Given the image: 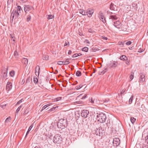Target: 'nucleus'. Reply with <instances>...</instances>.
I'll use <instances>...</instances> for the list:
<instances>
[{
    "instance_id": "nucleus-45",
    "label": "nucleus",
    "mask_w": 148,
    "mask_h": 148,
    "mask_svg": "<svg viewBox=\"0 0 148 148\" xmlns=\"http://www.w3.org/2000/svg\"><path fill=\"white\" fill-rule=\"evenodd\" d=\"M10 37L13 39L12 40L13 41H15V40L14 39L15 38L14 37V36H13V35L10 34Z\"/></svg>"
},
{
    "instance_id": "nucleus-44",
    "label": "nucleus",
    "mask_w": 148,
    "mask_h": 148,
    "mask_svg": "<svg viewBox=\"0 0 148 148\" xmlns=\"http://www.w3.org/2000/svg\"><path fill=\"white\" fill-rule=\"evenodd\" d=\"M88 32L90 33H93L94 32V31L91 28H90L88 30Z\"/></svg>"
},
{
    "instance_id": "nucleus-59",
    "label": "nucleus",
    "mask_w": 148,
    "mask_h": 148,
    "mask_svg": "<svg viewBox=\"0 0 148 148\" xmlns=\"http://www.w3.org/2000/svg\"><path fill=\"white\" fill-rule=\"evenodd\" d=\"M71 53H72V51L71 50H69L68 52V54L69 55H70Z\"/></svg>"
},
{
    "instance_id": "nucleus-32",
    "label": "nucleus",
    "mask_w": 148,
    "mask_h": 148,
    "mask_svg": "<svg viewBox=\"0 0 148 148\" xmlns=\"http://www.w3.org/2000/svg\"><path fill=\"white\" fill-rule=\"evenodd\" d=\"M23 106L22 105H21L20 106H19L17 109V110H16V113H18V112L20 111V110L21 108Z\"/></svg>"
},
{
    "instance_id": "nucleus-52",
    "label": "nucleus",
    "mask_w": 148,
    "mask_h": 148,
    "mask_svg": "<svg viewBox=\"0 0 148 148\" xmlns=\"http://www.w3.org/2000/svg\"><path fill=\"white\" fill-rule=\"evenodd\" d=\"M28 112V110L27 109L25 110L24 112L23 113V114L24 115L25 114H27Z\"/></svg>"
},
{
    "instance_id": "nucleus-53",
    "label": "nucleus",
    "mask_w": 148,
    "mask_h": 148,
    "mask_svg": "<svg viewBox=\"0 0 148 148\" xmlns=\"http://www.w3.org/2000/svg\"><path fill=\"white\" fill-rule=\"evenodd\" d=\"M40 71H35V74L36 75L38 76L39 74Z\"/></svg>"
},
{
    "instance_id": "nucleus-22",
    "label": "nucleus",
    "mask_w": 148,
    "mask_h": 148,
    "mask_svg": "<svg viewBox=\"0 0 148 148\" xmlns=\"http://www.w3.org/2000/svg\"><path fill=\"white\" fill-rule=\"evenodd\" d=\"M107 71V70L106 69H105L104 70H103L102 71H99V74L101 75L102 74H104Z\"/></svg>"
},
{
    "instance_id": "nucleus-21",
    "label": "nucleus",
    "mask_w": 148,
    "mask_h": 148,
    "mask_svg": "<svg viewBox=\"0 0 148 148\" xmlns=\"http://www.w3.org/2000/svg\"><path fill=\"white\" fill-rule=\"evenodd\" d=\"M16 11H18L19 12V13H20V12H21V10H22L21 9V6H17L16 7Z\"/></svg>"
},
{
    "instance_id": "nucleus-34",
    "label": "nucleus",
    "mask_w": 148,
    "mask_h": 148,
    "mask_svg": "<svg viewBox=\"0 0 148 148\" xmlns=\"http://www.w3.org/2000/svg\"><path fill=\"white\" fill-rule=\"evenodd\" d=\"M133 97V96L132 95L131 96V97L130 98V99H129V103H130V104L132 103V102Z\"/></svg>"
},
{
    "instance_id": "nucleus-28",
    "label": "nucleus",
    "mask_w": 148,
    "mask_h": 148,
    "mask_svg": "<svg viewBox=\"0 0 148 148\" xmlns=\"http://www.w3.org/2000/svg\"><path fill=\"white\" fill-rule=\"evenodd\" d=\"M110 9L112 10H114V5L113 4H111L110 5Z\"/></svg>"
},
{
    "instance_id": "nucleus-19",
    "label": "nucleus",
    "mask_w": 148,
    "mask_h": 148,
    "mask_svg": "<svg viewBox=\"0 0 148 148\" xmlns=\"http://www.w3.org/2000/svg\"><path fill=\"white\" fill-rule=\"evenodd\" d=\"M69 59H67L66 60V61H63V63L64 65H66L69 64L70 62H69Z\"/></svg>"
},
{
    "instance_id": "nucleus-18",
    "label": "nucleus",
    "mask_w": 148,
    "mask_h": 148,
    "mask_svg": "<svg viewBox=\"0 0 148 148\" xmlns=\"http://www.w3.org/2000/svg\"><path fill=\"white\" fill-rule=\"evenodd\" d=\"M120 59L121 60L124 61L126 60L127 59V58L125 56L123 55L121 56Z\"/></svg>"
},
{
    "instance_id": "nucleus-54",
    "label": "nucleus",
    "mask_w": 148,
    "mask_h": 148,
    "mask_svg": "<svg viewBox=\"0 0 148 148\" xmlns=\"http://www.w3.org/2000/svg\"><path fill=\"white\" fill-rule=\"evenodd\" d=\"M56 108V107H53L52 108H51L50 110H49V111H54L55 108Z\"/></svg>"
},
{
    "instance_id": "nucleus-47",
    "label": "nucleus",
    "mask_w": 148,
    "mask_h": 148,
    "mask_svg": "<svg viewBox=\"0 0 148 148\" xmlns=\"http://www.w3.org/2000/svg\"><path fill=\"white\" fill-rule=\"evenodd\" d=\"M23 102V99H21L20 100H19V101H18L16 104V105H17V104H19L21 103H22Z\"/></svg>"
},
{
    "instance_id": "nucleus-13",
    "label": "nucleus",
    "mask_w": 148,
    "mask_h": 148,
    "mask_svg": "<svg viewBox=\"0 0 148 148\" xmlns=\"http://www.w3.org/2000/svg\"><path fill=\"white\" fill-rule=\"evenodd\" d=\"M12 87V84L10 82H8L6 85V89L8 90H10Z\"/></svg>"
},
{
    "instance_id": "nucleus-50",
    "label": "nucleus",
    "mask_w": 148,
    "mask_h": 148,
    "mask_svg": "<svg viewBox=\"0 0 148 148\" xmlns=\"http://www.w3.org/2000/svg\"><path fill=\"white\" fill-rule=\"evenodd\" d=\"M13 2V0H8V4H10L12 3Z\"/></svg>"
},
{
    "instance_id": "nucleus-41",
    "label": "nucleus",
    "mask_w": 148,
    "mask_h": 148,
    "mask_svg": "<svg viewBox=\"0 0 148 148\" xmlns=\"http://www.w3.org/2000/svg\"><path fill=\"white\" fill-rule=\"evenodd\" d=\"M34 81L35 84H36L38 82V79L37 77L35 78L34 77Z\"/></svg>"
},
{
    "instance_id": "nucleus-38",
    "label": "nucleus",
    "mask_w": 148,
    "mask_h": 148,
    "mask_svg": "<svg viewBox=\"0 0 148 148\" xmlns=\"http://www.w3.org/2000/svg\"><path fill=\"white\" fill-rule=\"evenodd\" d=\"M69 42L68 41H65V44H64V46H69Z\"/></svg>"
},
{
    "instance_id": "nucleus-20",
    "label": "nucleus",
    "mask_w": 148,
    "mask_h": 148,
    "mask_svg": "<svg viewBox=\"0 0 148 148\" xmlns=\"http://www.w3.org/2000/svg\"><path fill=\"white\" fill-rule=\"evenodd\" d=\"M140 81L142 82L144 81L145 80V75H144L142 74L140 75Z\"/></svg>"
},
{
    "instance_id": "nucleus-26",
    "label": "nucleus",
    "mask_w": 148,
    "mask_h": 148,
    "mask_svg": "<svg viewBox=\"0 0 148 148\" xmlns=\"http://www.w3.org/2000/svg\"><path fill=\"white\" fill-rule=\"evenodd\" d=\"M82 85H80L79 86H75V88L77 90L80 89V88H82Z\"/></svg>"
},
{
    "instance_id": "nucleus-55",
    "label": "nucleus",
    "mask_w": 148,
    "mask_h": 148,
    "mask_svg": "<svg viewBox=\"0 0 148 148\" xmlns=\"http://www.w3.org/2000/svg\"><path fill=\"white\" fill-rule=\"evenodd\" d=\"M52 105V103H49V104H47V105H45V106L46 107V108H47L48 106H50L51 105Z\"/></svg>"
},
{
    "instance_id": "nucleus-36",
    "label": "nucleus",
    "mask_w": 148,
    "mask_h": 148,
    "mask_svg": "<svg viewBox=\"0 0 148 148\" xmlns=\"http://www.w3.org/2000/svg\"><path fill=\"white\" fill-rule=\"evenodd\" d=\"M84 43L87 45L88 46H89V45L90 44V42L89 41L86 39V40H85V41H84Z\"/></svg>"
},
{
    "instance_id": "nucleus-43",
    "label": "nucleus",
    "mask_w": 148,
    "mask_h": 148,
    "mask_svg": "<svg viewBox=\"0 0 148 148\" xmlns=\"http://www.w3.org/2000/svg\"><path fill=\"white\" fill-rule=\"evenodd\" d=\"M31 18V16L30 15L27 16V21H29Z\"/></svg>"
},
{
    "instance_id": "nucleus-12",
    "label": "nucleus",
    "mask_w": 148,
    "mask_h": 148,
    "mask_svg": "<svg viewBox=\"0 0 148 148\" xmlns=\"http://www.w3.org/2000/svg\"><path fill=\"white\" fill-rule=\"evenodd\" d=\"M109 18L110 20L112 21V22H114V21L115 20H117L118 18V17L115 15H110L109 17Z\"/></svg>"
},
{
    "instance_id": "nucleus-15",
    "label": "nucleus",
    "mask_w": 148,
    "mask_h": 148,
    "mask_svg": "<svg viewBox=\"0 0 148 148\" xmlns=\"http://www.w3.org/2000/svg\"><path fill=\"white\" fill-rule=\"evenodd\" d=\"M8 68L6 69V70H5L3 72L2 77V78L5 79L7 76V72H8Z\"/></svg>"
},
{
    "instance_id": "nucleus-57",
    "label": "nucleus",
    "mask_w": 148,
    "mask_h": 148,
    "mask_svg": "<svg viewBox=\"0 0 148 148\" xmlns=\"http://www.w3.org/2000/svg\"><path fill=\"white\" fill-rule=\"evenodd\" d=\"M20 1L23 3L26 2L27 0H20Z\"/></svg>"
},
{
    "instance_id": "nucleus-40",
    "label": "nucleus",
    "mask_w": 148,
    "mask_h": 148,
    "mask_svg": "<svg viewBox=\"0 0 148 148\" xmlns=\"http://www.w3.org/2000/svg\"><path fill=\"white\" fill-rule=\"evenodd\" d=\"M62 98L61 97H58L54 99L55 101H58L61 99Z\"/></svg>"
},
{
    "instance_id": "nucleus-39",
    "label": "nucleus",
    "mask_w": 148,
    "mask_h": 148,
    "mask_svg": "<svg viewBox=\"0 0 148 148\" xmlns=\"http://www.w3.org/2000/svg\"><path fill=\"white\" fill-rule=\"evenodd\" d=\"M40 67L39 66H37L36 68L35 71H40Z\"/></svg>"
},
{
    "instance_id": "nucleus-3",
    "label": "nucleus",
    "mask_w": 148,
    "mask_h": 148,
    "mask_svg": "<svg viewBox=\"0 0 148 148\" xmlns=\"http://www.w3.org/2000/svg\"><path fill=\"white\" fill-rule=\"evenodd\" d=\"M66 122V121L64 119L60 120L57 124L58 127L61 129L64 128L67 125Z\"/></svg>"
},
{
    "instance_id": "nucleus-27",
    "label": "nucleus",
    "mask_w": 148,
    "mask_h": 148,
    "mask_svg": "<svg viewBox=\"0 0 148 148\" xmlns=\"http://www.w3.org/2000/svg\"><path fill=\"white\" fill-rule=\"evenodd\" d=\"M11 118L9 116L8 118H7L5 120V123H7L8 122H10V121Z\"/></svg>"
},
{
    "instance_id": "nucleus-58",
    "label": "nucleus",
    "mask_w": 148,
    "mask_h": 148,
    "mask_svg": "<svg viewBox=\"0 0 148 148\" xmlns=\"http://www.w3.org/2000/svg\"><path fill=\"white\" fill-rule=\"evenodd\" d=\"M46 107L45 106H44L42 108L41 110V112L43 110H44V109H46Z\"/></svg>"
},
{
    "instance_id": "nucleus-61",
    "label": "nucleus",
    "mask_w": 148,
    "mask_h": 148,
    "mask_svg": "<svg viewBox=\"0 0 148 148\" xmlns=\"http://www.w3.org/2000/svg\"><path fill=\"white\" fill-rule=\"evenodd\" d=\"M30 131H29V130H28L27 131V133H26V136L29 134V133Z\"/></svg>"
},
{
    "instance_id": "nucleus-1",
    "label": "nucleus",
    "mask_w": 148,
    "mask_h": 148,
    "mask_svg": "<svg viewBox=\"0 0 148 148\" xmlns=\"http://www.w3.org/2000/svg\"><path fill=\"white\" fill-rule=\"evenodd\" d=\"M106 119V114L103 113H97V119L98 121L100 123H103L105 122Z\"/></svg>"
},
{
    "instance_id": "nucleus-2",
    "label": "nucleus",
    "mask_w": 148,
    "mask_h": 148,
    "mask_svg": "<svg viewBox=\"0 0 148 148\" xmlns=\"http://www.w3.org/2000/svg\"><path fill=\"white\" fill-rule=\"evenodd\" d=\"M62 138L61 136L58 134L56 135L53 137V141L55 143L60 144L61 143Z\"/></svg>"
},
{
    "instance_id": "nucleus-60",
    "label": "nucleus",
    "mask_w": 148,
    "mask_h": 148,
    "mask_svg": "<svg viewBox=\"0 0 148 148\" xmlns=\"http://www.w3.org/2000/svg\"><path fill=\"white\" fill-rule=\"evenodd\" d=\"M120 43L121 44H119V45L123 46L124 45V42H121Z\"/></svg>"
},
{
    "instance_id": "nucleus-48",
    "label": "nucleus",
    "mask_w": 148,
    "mask_h": 148,
    "mask_svg": "<svg viewBox=\"0 0 148 148\" xmlns=\"http://www.w3.org/2000/svg\"><path fill=\"white\" fill-rule=\"evenodd\" d=\"M89 100L91 103H94V100H93V99L92 98H90Z\"/></svg>"
},
{
    "instance_id": "nucleus-9",
    "label": "nucleus",
    "mask_w": 148,
    "mask_h": 148,
    "mask_svg": "<svg viewBox=\"0 0 148 148\" xmlns=\"http://www.w3.org/2000/svg\"><path fill=\"white\" fill-rule=\"evenodd\" d=\"M113 23V25L115 27L119 29L121 27L122 24L120 21H118L114 22Z\"/></svg>"
},
{
    "instance_id": "nucleus-11",
    "label": "nucleus",
    "mask_w": 148,
    "mask_h": 148,
    "mask_svg": "<svg viewBox=\"0 0 148 148\" xmlns=\"http://www.w3.org/2000/svg\"><path fill=\"white\" fill-rule=\"evenodd\" d=\"M94 11L93 9H88L86 11V15L89 17L92 16Z\"/></svg>"
},
{
    "instance_id": "nucleus-51",
    "label": "nucleus",
    "mask_w": 148,
    "mask_h": 148,
    "mask_svg": "<svg viewBox=\"0 0 148 148\" xmlns=\"http://www.w3.org/2000/svg\"><path fill=\"white\" fill-rule=\"evenodd\" d=\"M132 43L130 41H128L126 43V44L127 45H130Z\"/></svg>"
},
{
    "instance_id": "nucleus-62",
    "label": "nucleus",
    "mask_w": 148,
    "mask_h": 148,
    "mask_svg": "<svg viewBox=\"0 0 148 148\" xmlns=\"http://www.w3.org/2000/svg\"><path fill=\"white\" fill-rule=\"evenodd\" d=\"M82 94H81L80 95H79L77 97L79 98V97H80L82 96Z\"/></svg>"
},
{
    "instance_id": "nucleus-25",
    "label": "nucleus",
    "mask_w": 148,
    "mask_h": 148,
    "mask_svg": "<svg viewBox=\"0 0 148 148\" xmlns=\"http://www.w3.org/2000/svg\"><path fill=\"white\" fill-rule=\"evenodd\" d=\"M81 74V73L79 71H77L76 73V76L78 77L80 76Z\"/></svg>"
},
{
    "instance_id": "nucleus-7",
    "label": "nucleus",
    "mask_w": 148,
    "mask_h": 148,
    "mask_svg": "<svg viewBox=\"0 0 148 148\" xmlns=\"http://www.w3.org/2000/svg\"><path fill=\"white\" fill-rule=\"evenodd\" d=\"M24 8L25 12L27 13L32 9L33 7L29 5H24Z\"/></svg>"
},
{
    "instance_id": "nucleus-46",
    "label": "nucleus",
    "mask_w": 148,
    "mask_h": 148,
    "mask_svg": "<svg viewBox=\"0 0 148 148\" xmlns=\"http://www.w3.org/2000/svg\"><path fill=\"white\" fill-rule=\"evenodd\" d=\"M34 126L33 124H32L29 127V128L28 129V130H29V131H30L32 127H33Z\"/></svg>"
},
{
    "instance_id": "nucleus-16",
    "label": "nucleus",
    "mask_w": 148,
    "mask_h": 148,
    "mask_svg": "<svg viewBox=\"0 0 148 148\" xmlns=\"http://www.w3.org/2000/svg\"><path fill=\"white\" fill-rule=\"evenodd\" d=\"M79 12L83 15H86V12L84 10L80 9L79 10Z\"/></svg>"
},
{
    "instance_id": "nucleus-5",
    "label": "nucleus",
    "mask_w": 148,
    "mask_h": 148,
    "mask_svg": "<svg viewBox=\"0 0 148 148\" xmlns=\"http://www.w3.org/2000/svg\"><path fill=\"white\" fill-rule=\"evenodd\" d=\"M20 13L18 11L13 10L11 13V16H12V21L14 19H17L19 16Z\"/></svg>"
},
{
    "instance_id": "nucleus-8",
    "label": "nucleus",
    "mask_w": 148,
    "mask_h": 148,
    "mask_svg": "<svg viewBox=\"0 0 148 148\" xmlns=\"http://www.w3.org/2000/svg\"><path fill=\"white\" fill-rule=\"evenodd\" d=\"M113 144L114 146H117L120 143V140L118 138H115L113 140Z\"/></svg>"
},
{
    "instance_id": "nucleus-49",
    "label": "nucleus",
    "mask_w": 148,
    "mask_h": 148,
    "mask_svg": "<svg viewBox=\"0 0 148 148\" xmlns=\"http://www.w3.org/2000/svg\"><path fill=\"white\" fill-rule=\"evenodd\" d=\"M57 63L59 65H61L62 64H63L62 61H58L57 62Z\"/></svg>"
},
{
    "instance_id": "nucleus-6",
    "label": "nucleus",
    "mask_w": 148,
    "mask_h": 148,
    "mask_svg": "<svg viewBox=\"0 0 148 148\" xmlns=\"http://www.w3.org/2000/svg\"><path fill=\"white\" fill-rule=\"evenodd\" d=\"M118 64V63L117 61H112L108 64V66L110 67H116L117 66Z\"/></svg>"
},
{
    "instance_id": "nucleus-17",
    "label": "nucleus",
    "mask_w": 148,
    "mask_h": 148,
    "mask_svg": "<svg viewBox=\"0 0 148 148\" xmlns=\"http://www.w3.org/2000/svg\"><path fill=\"white\" fill-rule=\"evenodd\" d=\"M22 62L25 64H27L28 63V60L27 58H23L22 60Z\"/></svg>"
},
{
    "instance_id": "nucleus-14",
    "label": "nucleus",
    "mask_w": 148,
    "mask_h": 148,
    "mask_svg": "<svg viewBox=\"0 0 148 148\" xmlns=\"http://www.w3.org/2000/svg\"><path fill=\"white\" fill-rule=\"evenodd\" d=\"M99 18L100 20L103 23H105L106 22L105 18L104 16L103 15V14H100L99 16Z\"/></svg>"
},
{
    "instance_id": "nucleus-37",
    "label": "nucleus",
    "mask_w": 148,
    "mask_h": 148,
    "mask_svg": "<svg viewBox=\"0 0 148 148\" xmlns=\"http://www.w3.org/2000/svg\"><path fill=\"white\" fill-rule=\"evenodd\" d=\"M49 59V57L48 56H44L43 57V59L47 60Z\"/></svg>"
},
{
    "instance_id": "nucleus-33",
    "label": "nucleus",
    "mask_w": 148,
    "mask_h": 148,
    "mask_svg": "<svg viewBox=\"0 0 148 148\" xmlns=\"http://www.w3.org/2000/svg\"><path fill=\"white\" fill-rule=\"evenodd\" d=\"M14 56L16 57V58H17L18 56V53L17 52V51H15L14 52Z\"/></svg>"
},
{
    "instance_id": "nucleus-29",
    "label": "nucleus",
    "mask_w": 148,
    "mask_h": 148,
    "mask_svg": "<svg viewBox=\"0 0 148 148\" xmlns=\"http://www.w3.org/2000/svg\"><path fill=\"white\" fill-rule=\"evenodd\" d=\"M136 120V119L135 118H134V117H132L130 119V121L133 124L135 122V121Z\"/></svg>"
},
{
    "instance_id": "nucleus-42",
    "label": "nucleus",
    "mask_w": 148,
    "mask_h": 148,
    "mask_svg": "<svg viewBox=\"0 0 148 148\" xmlns=\"http://www.w3.org/2000/svg\"><path fill=\"white\" fill-rule=\"evenodd\" d=\"M80 55H79V54L78 53H75L74 54H73L72 56V57L73 58H75L76 57H77L79 56Z\"/></svg>"
},
{
    "instance_id": "nucleus-64",
    "label": "nucleus",
    "mask_w": 148,
    "mask_h": 148,
    "mask_svg": "<svg viewBox=\"0 0 148 148\" xmlns=\"http://www.w3.org/2000/svg\"><path fill=\"white\" fill-rule=\"evenodd\" d=\"M34 148H40L39 147L36 146L35 147H34Z\"/></svg>"
},
{
    "instance_id": "nucleus-31",
    "label": "nucleus",
    "mask_w": 148,
    "mask_h": 148,
    "mask_svg": "<svg viewBox=\"0 0 148 148\" xmlns=\"http://www.w3.org/2000/svg\"><path fill=\"white\" fill-rule=\"evenodd\" d=\"M88 48L86 47H85L82 49V51H84L86 52L88 51Z\"/></svg>"
},
{
    "instance_id": "nucleus-10",
    "label": "nucleus",
    "mask_w": 148,
    "mask_h": 148,
    "mask_svg": "<svg viewBox=\"0 0 148 148\" xmlns=\"http://www.w3.org/2000/svg\"><path fill=\"white\" fill-rule=\"evenodd\" d=\"M89 113L88 110H82L81 113V116L84 118H86Z\"/></svg>"
},
{
    "instance_id": "nucleus-30",
    "label": "nucleus",
    "mask_w": 148,
    "mask_h": 148,
    "mask_svg": "<svg viewBox=\"0 0 148 148\" xmlns=\"http://www.w3.org/2000/svg\"><path fill=\"white\" fill-rule=\"evenodd\" d=\"M10 75L11 77H13L15 74V72L14 71H12L10 72Z\"/></svg>"
},
{
    "instance_id": "nucleus-23",
    "label": "nucleus",
    "mask_w": 148,
    "mask_h": 148,
    "mask_svg": "<svg viewBox=\"0 0 148 148\" xmlns=\"http://www.w3.org/2000/svg\"><path fill=\"white\" fill-rule=\"evenodd\" d=\"M31 79L30 78H28L26 79L25 84H29L30 83Z\"/></svg>"
},
{
    "instance_id": "nucleus-24",
    "label": "nucleus",
    "mask_w": 148,
    "mask_h": 148,
    "mask_svg": "<svg viewBox=\"0 0 148 148\" xmlns=\"http://www.w3.org/2000/svg\"><path fill=\"white\" fill-rule=\"evenodd\" d=\"M54 16L53 15H49L47 16V18L48 19H51L54 18Z\"/></svg>"
},
{
    "instance_id": "nucleus-63",
    "label": "nucleus",
    "mask_w": 148,
    "mask_h": 148,
    "mask_svg": "<svg viewBox=\"0 0 148 148\" xmlns=\"http://www.w3.org/2000/svg\"><path fill=\"white\" fill-rule=\"evenodd\" d=\"M86 97V96H85V97H83L82 98H81L82 99H85Z\"/></svg>"
},
{
    "instance_id": "nucleus-56",
    "label": "nucleus",
    "mask_w": 148,
    "mask_h": 148,
    "mask_svg": "<svg viewBox=\"0 0 148 148\" xmlns=\"http://www.w3.org/2000/svg\"><path fill=\"white\" fill-rule=\"evenodd\" d=\"M101 38L105 40H107V38L103 36H101Z\"/></svg>"
},
{
    "instance_id": "nucleus-4",
    "label": "nucleus",
    "mask_w": 148,
    "mask_h": 148,
    "mask_svg": "<svg viewBox=\"0 0 148 148\" xmlns=\"http://www.w3.org/2000/svg\"><path fill=\"white\" fill-rule=\"evenodd\" d=\"M104 131V129L101 127H99L98 128H96V130H95V133L97 135L101 136L102 135L103 132Z\"/></svg>"
},
{
    "instance_id": "nucleus-35",
    "label": "nucleus",
    "mask_w": 148,
    "mask_h": 148,
    "mask_svg": "<svg viewBox=\"0 0 148 148\" xmlns=\"http://www.w3.org/2000/svg\"><path fill=\"white\" fill-rule=\"evenodd\" d=\"M134 73H132L131 74V75H130V81H131L134 78Z\"/></svg>"
}]
</instances>
